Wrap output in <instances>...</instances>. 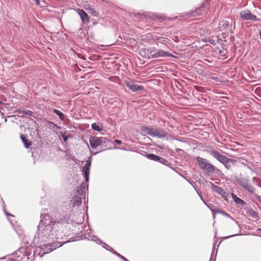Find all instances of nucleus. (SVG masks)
Listing matches in <instances>:
<instances>
[{"instance_id": "2", "label": "nucleus", "mask_w": 261, "mask_h": 261, "mask_svg": "<svg viewBox=\"0 0 261 261\" xmlns=\"http://www.w3.org/2000/svg\"><path fill=\"white\" fill-rule=\"evenodd\" d=\"M62 243H58L56 245L52 246L51 244H49V246L45 247V245L41 246L39 245L35 249L31 246L21 247L17 251H16V254L18 253L22 254L21 259H23L24 261L32 259L34 257L39 256L41 257L44 254L49 253L57 248L62 246Z\"/></svg>"}, {"instance_id": "48", "label": "nucleus", "mask_w": 261, "mask_h": 261, "mask_svg": "<svg viewBox=\"0 0 261 261\" xmlns=\"http://www.w3.org/2000/svg\"><path fill=\"white\" fill-rule=\"evenodd\" d=\"M259 35H260V36L261 37V32H260Z\"/></svg>"}, {"instance_id": "22", "label": "nucleus", "mask_w": 261, "mask_h": 261, "mask_svg": "<svg viewBox=\"0 0 261 261\" xmlns=\"http://www.w3.org/2000/svg\"><path fill=\"white\" fill-rule=\"evenodd\" d=\"M151 55L152 58L163 57V50H158V51H151Z\"/></svg>"}, {"instance_id": "25", "label": "nucleus", "mask_w": 261, "mask_h": 261, "mask_svg": "<svg viewBox=\"0 0 261 261\" xmlns=\"http://www.w3.org/2000/svg\"><path fill=\"white\" fill-rule=\"evenodd\" d=\"M234 163V160L228 159L227 161H225V162L223 164L225 166L226 168L229 169L231 166V164H233Z\"/></svg>"}, {"instance_id": "11", "label": "nucleus", "mask_w": 261, "mask_h": 261, "mask_svg": "<svg viewBox=\"0 0 261 261\" xmlns=\"http://www.w3.org/2000/svg\"><path fill=\"white\" fill-rule=\"evenodd\" d=\"M101 148H106L105 149H103L100 151H99L97 152H96L95 153L96 154L97 153L100 152L101 151H105L106 150H107L108 149H110V146L111 144H112V142L108 138L105 137H101Z\"/></svg>"}, {"instance_id": "33", "label": "nucleus", "mask_w": 261, "mask_h": 261, "mask_svg": "<svg viewBox=\"0 0 261 261\" xmlns=\"http://www.w3.org/2000/svg\"><path fill=\"white\" fill-rule=\"evenodd\" d=\"M212 213H213V217L214 218L215 217V214L216 213H221V212H222L221 211H220L219 210H213V209H212L211 210Z\"/></svg>"}, {"instance_id": "19", "label": "nucleus", "mask_w": 261, "mask_h": 261, "mask_svg": "<svg viewBox=\"0 0 261 261\" xmlns=\"http://www.w3.org/2000/svg\"><path fill=\"white\" fill-rule=\"evenodd\" d=\"M20 138L24 144V147L26 148H29L32 145V142L27 139L26 137L23 135H21Z\"/></svg>"}, {"instance_id": "21", "label": "nucleus", "mask_w": 261, "mask_h": 261, "mask_svg": "<svg viewBox=\"0 0 261 261\" xmlns=\"http://www.w3.org/2000/svg\"><path fill=\"white\" fill-rule=\"evenodd\" d=\"M229 25V22L228 20H223L219 23L220 28L223 30L226 29Z\"/></svg>"}, {"instance_id": "40", "label": "nucleus", "mask_w": 261, "mask_h": 261, "mask_svg": "<svg viewBox=\"0 0 261 261\" xmlns=\"http://www.w3.org/2000/svg\"><path fill=\"white\" fill-rule=\"evenodd\" d=\"M257 199L261 203V196H258Z\"/></svg>"}, {"instance_id": "38", "label": "nucleus", "mask_w": 261, "mask_h": 261, "mask_svg": "<svg viewBox=\"0 0 261 261\" xmlns=\"http://www.w3.org/2000/svg\"><path fill=\"white\" fill-rule=\"evenodd\" d=\"M164 57H166V56H172V55L167 53V52H166L164 51Z\"/></svg>"}, {"instance_id": "8", "label": "nucleus", "mask_w": 261, "mask_h": 261, "mask_svg": "<svg viewBox=\"0 0 261 261\" xmlns=\"http://www.w3.org/2000/svg\"><path fill=\"white\" fill-rule=\"evenodd\" d=\"M125 85L127 87L129 88L130 90L135 92H138L140 91H143L144 90V87L143 86L136 84L131 81H126L125 82Z\"/></svg>"}, {"instance_id": "14", "label": "nucleus", "mask_w": 261, "mask_h": 261, "mask_svg": "<svg viewBox=\"0 0 261 261\" xmlns=\"http://www.w3.org/2000/svg\"><path fill=\"white\" fill-rule=\"evenodd\" d=\"M77 12L80 16L81 19L84 23H88L89 22V16L87 13L83 9H79Z\"/></svg>"}, {"instance_id": "1", "label": "nucleus", "mask_w": 261, "mask_h": 261, "mask_svg": "<svg viewBox=\"0 0 261 261\" xmlns=\"http://www.w3.org/2000/svg\"><path fill=\"white\" fill-rule=\"evenodd\" d=\"M56 218L55 221H53L48 214H41L40 222L33 241L34 245L41 246L45 245V247L49 246V244L56 245L58 243H62L63 245L67 242L58 241V240L63 239V236H65L58 229L59 224H62L59 222V218Z\"/></svg>"}, {"instance_id": "23", "label": "nucleus", "mask_w": 261, "mask_h": 261, "mask_svg": "<svg viewBox=\"0 0 261 261\" xmlns=\"http://www.w3.org/2000/svg\"><path fill=\"white\" fill-rule=\"evenodd\" d=\"M248 214L253 218H258V213L252 208H249L247 211Z\"/></svg>"}, {"instance_id": "41", "label": "nucleus", "mask_w": 261, "mask_h": 261, "mask_svg": "<svg viewBox=\"0 0 261 261\" xmlns=\"http://www.w3.org/2000/svg\"><path fill=\"white\" fill-rule=\"evenodd\" d=\"M258 179L255 177L252 178V181H254L255 180H257Z\"/></svg>"}, {"instance_id": "13", "label": "nucleus", "mask_w": 261, "mask_h": 261, "mask_svg": "<svg viewBox=\"0 0 261 261\" xmlns=\"http://www.w3.org/2000/svg\"><path fill=\"white\" fill-rule=\"evenodd\" d=\"M211 185H212L213 189L215 192L220 194L223 198H226L227 197L228 194L226 192H225L222 188L215 185L212 182H211Z\"/></svg>"}, {"instance_id": "32", "label": "nucleus", "mask_w": 261, "mask_h": 261, "mask_svg": "<svg viewBox=\"0 0 261 261\" xmlns=\"http://www.w3.org/2000/svg\"><path fill=\"white\" fill-rule=\"evenodd\" d=\"M193 187L195 189V190L197 191V194H198L199 196L200 197L201 200L203 201V202L206 205V202H205V201L204 200L203 198V197L201 194L200 192H199L195 188V187L193 186Z\"/></svg>"}, {"instance_id": "29", "label": "nucleus", "mask_w": 261, "mask_h": 261, "mask_svg": "<svg viewBox=\"0 0 261 261\" xmlns=\"http://www.w3.org/2000/svg\"><path fill=\"white\" fill-rule=\"evenodd\" d=\"M33 1H34L37 5H39L42 7H44L45 4V2L44 1H43L42 2H41L40 0H33Z\"/></svg>"}, {"instance_id": "17", "label": "nucleus", "mask_w": 261, "mask_h": 261, "mask_svg": "<svg viewBox=\"0 0 261 261\" xmlns=\"http://www.w3.org/2000/svg\"><path fill=\"white\" fill-rule=\"evenodd\" d=\"M86 185L83 184L81 185L80 187H77V194L81 197H85L86 196Z\"/></svg>"}, {"instance_id": "9", "label": "nucleus", "mask_w": 261, "mask_h": 261, "mask_svg": "<svg viewBox=\"0 0 261 261\" xmlns=\"http://www.w3.org/2000/svg\"><path fill=\"white\" fill-rule=\"evenodd\" d=\"M91 165V161L87 160L83 168V173L86 182L89 180L90 169Z\"/></svg>"}, {"instance_id": "4", "label": "nucleus", "mask_w": 261, "mask_h": 261, "mask_svg": "<svg viewBox=\"0 0 261 261\" xmlns=\"http://www.w3.org/2000/svg\"><path fill=\"white\" fill-rule=\"evenodd\" d=\"M196 161L199 167L202 170L205 171L208 174L213 173L216 168L215 166L208 163L207 160L205 159L202 158L200 156H197L196 158Z\"/></svg>"}, {"instance_id": "3", "label": "nucleus", "mask_w": 261, "mask_h": 261, "mask_svg": "<svg viewBox=\"0 0 261 261\" xmlns=\"http://www.w3.org/2000/svg\"><path fill=\"white\" fill-rule=\"evenodd\" d=\"M82 199L81 197L77 196L74 197L72 200V203H67L57 208L55 214V218H59V222L62 224L65 223H69L72 221L71 218V213L72 211V208L74 206H79L81 204Z\"/></svg>"}, {"instance_id": "5", "label": "nucleus", "mask_w": 261, "mask_h": 261, "mask_svg": "<svg viewBox=\"0 0 261 261\" xmlns=\"http://www.w3.org/2000/svg\"><path fill=\"white\" fill-rule=\"evenodd\" d=\"M141 130L143 133L147 134L153 137H163V132L162 130L157 129H153L150 126H142L141 127Z\"/></svg>"}, {"instance_id": "15", "label": "nucleus", "mask_w": 261, "mask_h": 261, "mask_svg": "<svg viewBox=\"0 0 261 261\" xmlns=\"http://www.w3.org/2000/svg\"><path fill=\"white\" fill-rule=\"evenodd\" d=\"M145 156L147 159H148L150 160L158 162L161 163V164H163V159H162L161 157L159 156L154 154L146 153L145 154Z\"/></svg>"}, {"instance_id": "35", "label": "nucleus", "mask_w": 261, "mask_h": 261, "mask_svg": "<svg viewBox=\"0 0 261 261\" xmlns=\"http://www.w3.org/2000/svg\"><path fill=\"white\" fill-rule=\"evenodd\" d=\"M62 138L65 142L68 140V137L67 135H66L65 133L63 134H62Z\"/></svg>"}, {"instance_id": "28", "label": "nucleus", "mask_w": 261, "mask_h": 261, "mask_svg": "<svg viewBox=\"0 0 261 261\" xmlns=\"http://www.w3.org/2000/svg\"><path fill=\"white\" fill-rule=\"evenodd\" d=\"M202 7L198 8L193 13L192 15L193 16H197V15H201L202 14Z\"/></svg>"}, {"instance_id": "42", "label": "nucleus", "mask_w": 261, "mask_h": 261, "mask_svg": "<svg viewBox=\"0 0 261 261\" xmlns=\"http://www.w3.org/2000/svg\"><path fill=\"white\" fill-rule=\"evenodd\" d=\"M168 40V39L167 38H164V44L167 42V41Z\"/></svg>"}, {"instance_id": "39", "label": "nucleus", "mask_w": 261, "mask_h": 261, "mask_svg": "<svg viewBox=\"0 0 261 261\" xmlns=\"http://www.w3.org/2000/svg\"><path fill=\"white\" fill-rule=\"evenodd\" d=\"M221 214H223L224 216H228L227 214H226V213H225V212H224L223 211L221 212Z\"/></svg>"}, {"instance_id": "31", "label": "nucleus", "mask_w": 261, "mask_h": 261, "mask_svg": "<svg viewBox=\"0 0 261 261\" xmlns=\"http://www.w3.org/2000/svg\"><path fill=\"white\" fill-rule=\"evenodd\" d=\"M228 159V158H227L222 155V156L220 158V159L219 160V161L220 162H221V163L223 164L225 162V161H227Z\"/></svg>"}, {"instance_id": "16", "label": "nucleus", "mask_w": 261, "mask_h": 261, "mask_svg": "<svg viewBox=\"0 0 261 261\" xmlns=\"http://www.w3.org/2000/svg\"><path fill=\"white\" fill-rule=\"evenodd\" d=\"M132 15L134 17L139 18L143 17H148L152 18L153 16V14L151 12H147V13H132Z\"/></svg>"}, {"instance_id": "43", "label": "nucleus", "mask_w": 261, "mask_h": 261, "mask_svg": "<svg viewBox=\"0 0 261 261\" xmlns=\"http://www.w3.org/2000/svg\"><path fill=\"white\" fill-rule=\"evenodd\" d=\"M9 222L11 223V224L12 225H13V222H12V221L11 220V219H9Z\"/></svg>"}, {"instance_id": "34", "label": "nucleus", "mask_w": 261, "mask_h": 261, "mask_svg": "<svg viewBox=\"0 0 261 261\" xmlns=\"http://www.w3.org/2000/svg\"><path fill=\"white\" fill-rule=\"evenodd\" d=\"M117 256H118L119 257H120L122 260H123V261H129L128 260L127 258H126L124 256L121 255L120 254H119V253L116 255Z\"/></svg>"}, {"instance_id": "18", "label": "nucleus", "mask_w": 261, "mask_h": 261, "mask_svg": "<svg viewBox=\"0 0 261 261\" xmlns=\"http://www.w3.org/2000/svg\"><path fill=\"white\" fill-rule=\"evenodd\" d=\"M91 127L94 130H96L97 132H100L103 129V126L102 124L99 122L98 123H93L91 125Z\"/></svg>"}, {"instance_id": "12", "label": "nucleus", "mask_w": 261, "mask_h": 261, "mask_svg": "<svg viewBox=\"0 0 261 261\" xmlns=\"http://www.w3.org/2000/svg\"><path fill=\"white\" fill-rule=\"evenodd\" d=\"M89 142L92 148L101 146V137H91L89 139Z\"/></svg>"}, {"instance_id": "20", "label": "nucleus", "mask_w": 261, "mask_h": 261, "mask_svg": "<svg viewBox=\"0 0 261 261\" xmlns=\"http://www.w3.org/2000/svg\"><path fill=\"white\" fill-rule=\"evenodd\" d=\"M232 197L233 200L237 203L240 204L242 205H244L246 204L244 200H243L241 198L238 197L236 195L232 194Z\"/></svg>"}, {"instance_id": "10", "label": "nucleus", "mask_w": 261, "mask_h": 261, "mask_svg": "<svg viewBox=\"0 0 261 261\" xmlns=\"http://www.w3.org/2000/svg\"><path fill=\"white\" fill-rule=\"evenodd\" d=\"M94 239H92V240L96 242L97 244H102V247L107 249V250L109 251L110 252H112L113 254L115 255H117L118 253L116 251H115L112 247L109 246L108 244H107L105 243H103L101 240H100L99 238L93 236V237Z\"/></svg>"}, {"instance_id": "47", "label": "nucleus", "mask_w": 261, "mask_h": 261, "mask_svg": "<svg viewBox=\"0 0 261 261\" xmlns=\"http://www.w3.org/2000/svg\"><path fill=\"white\" fill-rule=\"evenodd\" d=\"M105 247H106V248H107L109 249V247H108V246H105Z\"/></svg>"}, {"instance_id": "46", "label": "nucleus", "mask_w": 261, "mask_h": 261, "mask_svg": "<svg viewBox=\"0 0 261 261\" xmlns=\"http://www.w3.org/2000/svg\"><path fill=\"white\" fill-rule=\"evenodd\" d=\"M2 103H3V102L1 100H0V104H2Z\"/></svg>"}, {"instance_id": "24", "label": "nucleus", "mask_w": 261, "mask_h": 261, "mask_svg": "<svg viewBox=\"0 0 261 261\" xmlns=\"http://www.w3.org/2000/svg\"><path fill=\"white\" fill-rule=\"evenodd\" d=\"M19 114H24L32 117H34V113L29 110H23L19 111Z\"/></svg>"}, {"instance_id": "37", "label": "nucleus", "mask_w": 261, "mask_h": 261, "mask_svg": "<svg viewBox=\"0 0 261 261\" xmlns=\"http://www.w3.org/2000/svg\"><path fill=\"white\" fill-rule=\"evenodd\" d=\"M114 141L118 144L121 145L122 144V142L121 140H115Z\"/></svg>"}, {"instance_id": "36", "label": "nucleus", "mask_w": 261, "mask_h": 261, "mask_svg": "<svg viewBox=\"0 0 261 261\" xmlns=\"http://www.w3.org/2000/svg\"><path fill=\"white\" fill-rule=\"evenodd\" d=\"M15 256L17 257H20L21 258L22 257V254L18 253V254H16V251L14 253Z\"/></svg>"}, {"instance_id": "7", "label": "nucleus", "mask_w": 261, "mask_h": 261, "mask_svg": "<svg viewBox=\"0 0 261 261\" xmlns=\"http://www.w3.org/2000/svg\"><path fill=\"white\" fill-rule=\"evenodd\" d=\"M240 16L242 20H252L255 21H258L259 20V18H257L255 15L252 14L248 10L241 11Z\"/></svg>"}, {"instance_id": "26", "label": "nucleus", "mask_w": 261, "mask_h": 261, "mask_svg": "<svg viewBox=\"0 0 261 261\" xmlns=\"http://www.w3.org/2000/svg\"><path fill=\"white\" fill-rule=\"evenodd\" d=\"M211 154L213 155L214 158L216 159L218 161L220 159V158L222 156V154H220L219 152L216 151V150H212L211 151Z\"/></svg>"}, {"instance_id": "27", "label": "nucleus", "mask_w": 261, "mask_h": 261, "mask_svg": "<svg viewBox=\"0 0 261 261\" xmlns=\"http://www.w3.org/2000/svg\"><path fill=\"white\" fill-rule=\"evenodd\" d=\"M53 112L55 113L56 115H57L60 119L62 120H63L64 119V114L61 112L60 111L57 110V109H54Z\"/></svg>"}, {"instance_id": "45", "label": "nucleus", "mask_w": 261, "mask_h": 261, "mask_svg": "<svg viewBox=\"0 0 261 261\" xmlns=\"http://www.w3.org/2000/svg\"><path fill=\"white\" fill-rule=\"evenodd\" d=\"M7 118H5V122H7Z\"/></svg>"}, {"instance_id": "44", "label": "nucleus", "mask_w": 261, "mask_h": 261, "mask_svg": "<svg viewBox=\"0 0 261 261\" xmlns=\"http://www.w3.org/2000/svg\"><path fill=\"white\" fill-rule=\"evenodd\" d=\"M257 230L259 231H261V228H258Z\"/></svg>"}, {"instance_id": "30", "label": "nucleus", "mask_w": 261, "mask_h": 261, "mask_svg": "<svg viewBox=\"0 0 261 261\" xmlns=\"http://www.w3.org/2000/svg\"><path fill=\"white\" fill-rule=\"evenodd\" d=\"M2 201H3V211L4 212H5L6 215L8 217V216H11V217H14V216L11 214H9L6 210V206H5V203H4V201L3 200V199H2Z\"/></svg>"}, {"instance_id": "6", "label": "nucleus", "mask_w": 261, "mask_h": 261, "mask_svg": "<svg viewBox=\"0 0 261 261\" xmlns=\"http://www.w3.org/2000/svg\"><path fill=\"white\" fill-rule=\"evenodd\" d=\"M236 180L237 183L246 191L250 193H253L254 188L253 186L250 185V180L248 178L238 177Z\"/></svg>"}]
</instances>
